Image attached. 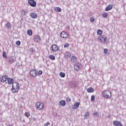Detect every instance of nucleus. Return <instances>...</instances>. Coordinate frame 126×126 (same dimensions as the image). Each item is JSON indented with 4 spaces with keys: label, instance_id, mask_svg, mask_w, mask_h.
<instances>
[{
    "label": "nucleus",
    "instance_id": "35",
    "mask_svg": "<svg viewBox=\"0 0 126 126\" xmlns=\"http://www.w3.org/2000/svg\"><path fill=\"white\" fill-rule=\"evenodd\" d=\"M90 21L91 22H94V21H95V18H94V17H92L90 18Z\"/></svg>",
    "mask_w": 126,
    "mask_h": 126
},
{
    "label": "nucleus",
    "instance_id": "5",
    "mask_svg": "<svg viewBox=\"0 0 126 126\" xmlns=\"http://www.w3.org/2000/svg\"><path fill=\"white\" fill-rule=\"evenodd\" d=\"M60 36L63 39H67L69 37V34L65 32H62L60 33Z\"/></svg>",
    "mask_w": 126,
    "mask_h": 126
},
{
    "label": "nucleus",
    "instance_id": "32",
    "mask_svg": "<svg viewBox=\"0 0 126 126\" xmlns=\"http://www.w3.org/2000/svg\"><path fill=\"white\" fill-rule=\"evenodd\" d=\"M30 52L31 53H34L35 52V48L32 47L30 49Z\"/></svg>",
    "mask_w": 126,
    "mask_h": 126
},
{
    "label": "nucleus",
    "instance_id": "26",
    "mask_svg": "<svg viewBox=\"0 0 126 126\" xmlns=\"http://www.w3.org/2000/svg\"><path fill=\"white\" fill-rule=\"evenodd\" d=\"M21 13L24 14V15H26V14L28 13V11H27V10H23L21 12Z\"/></svg>",
    "mask_w": 126,
    "mask_h": 126
},
{
    "label": "nucleus",
    "instance_id": "24",
    "mask_svg": "<svg viewBox=\"0 0 126 126\" xmlns=\"http://www.w3.org/2000/svg\"><path fill=\"white\" fill-rule=\"evenodd\" d=\"M55 11H56V12H61L62 9L59 7H57L55 8Z\"/></svg>",
    "mask_w": 126,
    "mask_h": 126
},
{
    "label": "nucleus",
    "instance_id": "37",
    "mask_svg": "<svg viewBox=\"0 0 126 126\" xmlns=\"http://www.w3.org/2000/svg\"><path fill=\"white\" fill-rule=\"evenodd\" d=\"M25 116L26 117H27V118L29 117V116H30V113L29 112H26Z\"/></svg>",
    "mask_w": 126,
    "mask_h": 126
},
{
    "label": "nucleus",
    "instance_id": "16",
    "mask_svg": "<svg viewBox=\"0 0 126 126\" xmlns=\"http://www.w3.org/2000/svg\"><path fill=\"white\" fill-rule=\"evenodd\" d=\"M30 15L32 18H33V19H35L38 17V15L35 12L31 13Z\"/></svg>",
    "mask_w": 126,
    "mask_h": 126
},
{
    "label": "nucleus",
    "instance_id": "31",
    "mask_svg": "<svg viewBox=\"0 0 126 126\" xmlns=\"http://www.w3.org/2000/svg\"><path fill=\"white\" fill-rule=\"evenodd\" d=\"M5 27H6V28L8 29L9 27H10V24L9 23V22H8L5 25Z\"/></svg>",
    "mask_w": 126,
    "mask_h": 126
},
{
    "label": "nucleus",
    "instance_id": "19",
    "mask_svg": "<svg viewBox=\"0 0 126 126\" xmlns=\"http://www.w3.org/2000/svg\"><path fill=\"white\" fill-rule=\"evenodd\" d=\"M76 61H77V58L75 56H72L71 58V63H76Z\"/></svg>",
    "mask_w": 126,
    "mask_h": 126
},
{
    "label": "nucleus",
    "instance_id": "25",
    "mask_svg": "<svg viewBox=\"0 0 126 126\" xmlns=\"http://www.w3.org/2000/svg\"><path fill=\"white\" fill-rule=\"evenodd\" d=\"M49 58L50 60H52V61H55L56 60V57L54 55H49Z\"/></svg>",
    "mask_w": 126,
    "mask_h": 126
},
{
    "label": "nucleus",
    "instance_id": "20",
    "mask_svg": "<svg viewBox=\"0 0 126 126\" xmlns=\"http://www.w3.org/2000/svg\"><path fill=\"white\" fill-rule=\"evenodd\" d=\"M102 34H103V31L100 29H98L97 31V35H98V36H102Z\"/></svg>",
    "mask_w": 126,
    "mask_h": 126
},
{
    "label": "nucleus",
    "instance_id": "28",
    "mask_svg": "<svg viewBox=\"0 0 126 126\" xmlns=\"http://www.w3.org/2000/svg\"><path fill=\"white\" fill-rule=\"evenodd\" d=\"M59 74L61 77H62V78L65 77V73L63 72H61Z\"/></svg>",
    "mask_w": 126,
    "mask_h": 126
},
{
    "label": "nucleus",
    "instance_id": "8",
    "mask_svg": "<svg viewBox=\"0 0 126 126\" xmlns=\"http://www.w3.org/2000/svg\"><path fill=\"white\" fill-rule=\"evenodd\" d=\"M30 74L31 75V76L35 77V76L37 75V70H36V69H31L30 71Z\"/></svg>",
    "mask_w": 126,
    "mask_h": 126
},
{
    "label": "nucleus",
    "instance_id": "10",
    "mask_svg": "<svg viewBox=\"0 0 126 126\" xmlns=\"http://www.w3.org/2000/svg\"><path fill=\"white\" fill-rule=\"evenodd\" d=\"M59 49L58 46L56 44H53L52 46V50L53 52H58V51H59Z\"/></svg>",
    "mask_w": 126,
    "mask_h": 126
},
{
    "label": "nucleus",
    "instance_id": "2",
    "mask_svg": "<svg viewBox=\"0 0 126 126\" xmlns=\"http://www.w3.org/2000/svg\"><path fill=\"white\" fill-rule=\"evenodd\" d=\"M19 84L17 82H14L12 84L11 91L12 93H17L19 91Z\"/></svg>",
    "mask_w": 126,
    "mask_h": 126
},
{
    "label": "nucleus",
    "instance_id": "38",
    "mask_svg": "<svg viewBox=\"0 0 126 126\" xmlns=\"http://www.w3.org/2000/svg\"><path fill=\"white\" fill-rule=\"evenodd\" d=\"M66 100L67 102H68V103L70 102V101H71V99H70V98H69V97H66Z\"/></svg>",
    "mask_w": 126,
    "mask_h": 126
},
{
    "label": "nucleus",
    "instance_id": "9",
    "mask_svg": "<svg viewBox=\"0 0 126 126\" xmlns=\"http://www.w3.org/2000/svg\"><path fill=\"white\" fill-rule=\"evenodd\" d=\"M33 40L35 43H38L41 41V37L39 35H36L33 37Z\"/></svg>",
    "mask_w": 126,
    "mask_h": 126
},
{
    "label": "nucleus",
    "instance_id": "7",
    "mask_svg": "<svg viewBox=\"0 0 126 126\" xmlns=\"http://www.w3.org/2000/svg\"><path fill=\"white\" fill-rule=\"evenodd\" d=\"M28 3L32 7H35L37 5V3L34 0H28Z\"/></svg>",
    "mask_w": 126,
    "mask_h": 126
},
{
    "label": "nucleus",
    "instance_id": "43",
    "mask_svg": "<svg viewBox=\"0 0 126 126\" xmlns=\"http://www.w3.org/2000/svg\"><path fill=\"white\" fill-rule=\"evenodd\" d=\"M74 87H76L77 86V84L76 83H74L73 84Z\"/></svg>",
    "mask_w": 126,
    "mask_h": 126
},
{
    "label": "nucleus",
    "instance_id": "27",
    "mask_svg": "<svg viewBox=\"0 0 126 126\" xmlns=\"http://www.w3.org/2000/svg\"><path fill=\"white\" fill-rule=\"evenodd\" d=\"M103 53H104V54H105V55H107V54H109V50H108V49H106V48L104 49Z\"/></svg>",
    "mask_w": 126,
    "mask_h": 126
},
{
    "label": "nucleus",
    "instance_id": "14",
    "mask_svg": "<svg viewBox=\"0 0 126 126\" xmlns=\"http://www.w3.org/2000/svg\"><path fill=\"white\" fill-rule=\"evenodd\" d=\"M16 59L13 57H10L9 59V63L11 64L15 63Z\"/></svg>",
    "mask_w": 126,
    "mask_h": 126
},
{
    "label": "nucleus",
    "instance_id": "4",
    "mask_svg": "<svg viewBox=\"0 0 126 126\" xmlns=\"http://www.w3.org/2000/svg\"><path fill=\"white\" fill-rule=\"evenodd\" d=\"M35 107L37 110H39V111H42V110H43L45 107L44 104L39 101L36 103Z\"/></svg>",
    "mask_w": 126,
    "mask_h": 126
},
{
    "label": "nucleus",
    "instance_id": "39",
    "mask_svg": "<svg viewBox=\"0 0 126 126\" xmlns=\"http://www.w3.org/2000/svg\"><path fill=\"white\" fill-rule=\"evenodd\" d=\"M89 115H90V113H89V112H87L85 114V117H89Z\"/></svg>",
    "mask_w": 126,
    "mask_h": 126
},
{
    "label": "nucleus",
    "instance_id": "33",
    "mask_svg": "<svg viewBox=\"0 0 126 126\" xmlns=\"http://www.w3.org/2000/svg\"><path fill=\"white\" fill-rule=\"evenodd\" d=\"M69 47V43H66L64 44V48H68Z\"/></svg>",
    "mask_w": 126,
    "mask_h": 126
},
{
    "label": "nucleus",
    "instance_id": "17",
    "mask_svg": "<svg viewBox=\"0 0 126 126\" xmlns=\"http://www.w3.org/2000/svg\"><path fill=\"white\" fill-rule=\"evenodd\" d=\"M70 53L68 52H66L64 53V57L65 59H66L67 60H68V59H69V58H70Z\"/></svg>",
    "mask_w": 126,
    "mask_h": 126
},
{
    "label": "nucleus",
    "instance_id": "18",
    "mask_svg": "<svg viewBox=\"0 0 126 126\" xmlns=\"http://www.w3.org/2000/svg\"><path fill=\"white\" fill-rule=\"evenodd\" d=\"M7 80L8 81V84H13L14 83L13 82H14V80L11 78H8Z\"/></svg>",
    "mask_w": 126,
    "mask_h": 126
},
{
    "label": "nucleus",
    "instance_id": "13",
    "mask_svg": "<svg viewBox=\"0 0 126 126\" xmlns=\"http://www.w3.org/2000/svg\"><path fill=\"white\" fill-rule=\"evenodd\" d=\"M113 125L116 126H123L122 123L118 121H113Z\"/></svg>",
    "mask_w": 126,
    "mask_h": 126
},
{
    "label": "nucleus",
    "instance_id": "36",
    "mask_svg": "<svg viewBox=\"0 0 126 126\" xmlns=\"http://www.w3.org/2000/svg\"><path fill=\"white\" fill-rule=\"evenodd\" d=\"M37 73H38V75L39 76L42 75L43 74V71H42L41 70H38Z\"/></svg>",
    "mask_w": 126,
    "mask_h": 126
},
{
    "label": "nucleus",
    "instance_id": "29",
    "mask_svg": "<svg viewBox=\"0 0 126 126\" xmlns=\"http://www.w3.org/2000/svg\"><path fill=\"white\" fill-rule=\"evenodd\" d=\"M102 16L104 18H107V17H108V13H107L106 12L103 13Z\"/></svg>",
    "mask_w": 126,
    "mask_h": 126
},
{
    "label": "nucleus",
    "instance_id": "40",
    "mask_svg": "<svg viewBox=\"0 0 126 126\" xmlns=\"http://www.w3.org/2000/svg\"><path fill=\"white\" fill-rule=\"evenodd\" d=\"M21 44V42H20V41H17L16 42V45H17V46H20Z\"/></svg>",
    "mask_w": 126,
    "mask_h": 126
},
{
    "label": "nucleus",
    "instance_id": "34",
    "mask_svg": "<svg viewBox=\"0 0 126 126\" xmlns=\"http://www.w3.org/2000/svg\"><path fill=\"white\" fill-rule=\"evenodd\" d=\"M91 101H92V102H94V101H95V96L94 95H92Z\"/></svg>",
    "mask_w": 126,
    "mask_h": 126
},
{
    "label": "nucleus",
    "instance_id": "23",
    "mask_svg": "<svg viewBox=\"0 0 126 126\" xmlns=\"http://www.w3.org/2000/svg\"><path fill=\"white\" fill-rule=\"evenodd\" d=\"M27 34L29 36H32V34H33V32L31 30H28L27 31Z\"/></svg>",
    "mask_w": 126,
    "mask_h": 126
},
{
    "label": "nucleus",
    "instance_id": "1",
    "mask_svg": "<svg viewBox=\"0 0 126 126\" xmlns=\"http://www.w3.org/2000/svg\"><path fill=\"white\" fill-rule=\"evenodd\" d=\"M102 96L105 99H110L112 98V92L110 90H104L102 93Z\"/></svg>",
    "mask_w": 126,
    "mask_h": 126
},
{
    "label": "nucleus",
    "instance_id": "22",
    "mask_svg": "<svg viewBox=\"0 0 126 126\" xmlns=\"http://www.w3.org/2000/svg\"><path fill=\"white\" fill-rule=\"evenodd\" d=\"M87 92L88 93H93L94 92V89L92 87L89 88L87 89Z\"/></svg>",
    "mask_w": 126,
    "mask_h": 126
},
{
    "label": "nucleus",
    "instance_id": "44",
    "mask_svg": "<svg viewBox=\"0 0 126 126\" xmlns=\"http://www.w3.org/2000/svg\"><path fill=\"white\" fill-rule=\"evenodd\" d=\"M107 118H108L109 119H110V118H111V115H109L107 116Z\"/></svg>",
    "mask_w": 126,
    "mask_h": 126
},
{
    "label": "nucleus",
    "instance_id": "41",
    "mask_svg": "<svg viewBox=\"0 0 126 126\" xmlns=\"http://www.w3.org/2000/svg\"><path fill=\"white\" fill-rule=\"evenodd\" d=\"M97 115H98V112H94V117H97Z\"/></svg>",
    "mask_w": 126,
    "mask_h": 126
},
{
    "label": "nucleus",
    "instance_id": "30",
    "mask_svg": "<svg viewBox=\"0 0 126 126\" xmlns=\"http://www.w3.org/2000/svg\"><path fill=\"white\" fill-rule=\"evenodd\" d=\"M2 57L4 59H7V56H6V53L4 51H3L2 53Z\"/></svg>",
    "mask_w": 126,
    "mask_h": 126
},
{
    "label": "nucleus",
    "instance_id": "42",
    "mask_svg": "<svg viewBox=\"0 0 126 126\" xmlns=\"http://www.w3.org/2000/svg\"><path fill=\"white\" fill-rule=\"evenodd\" d=\"M49 125H50V123L47 122V123H46V124H44V126H49Z\"/></svg>",
    "mask_w": 126,
    "mask_h": 126
},
{
    "label": "nucleus",
    "instance_id": "3",
    "mask_svg": "<svg viewBox=\"0 0 126 126\" xmlns=\"http://www.w3.org/2000/svg\"><path fill=\"white\" fill-rule=\"evenodd\" d=\"M98 39L103 44H106L108 42V38H107L106 35H102L98 36Z\"/></svg>",
    "mask_w": 126,
    "mask_h": 126
},
{
    "label": "nucleus",
    "instance_id": "6",
    "mask_svg": "<svg viewBox=\"0 0 126 126\" xmlns=\"http://www.w3.org/2000/svg\"><path fill=\"white\" fill-rule=\"evenodd\" d=\"M80 66H81V64L79 62H77L74 65V68L76 71H78L80 70Z\"/></svg>",
    "mask_w": 126,
    "mask_h": 126
},
{
    "label": "nucleus",
    "instance_id": "21",
    "mask_svg": "<svg viewBox=\"0 0 126 126\" xmlns=\"http://www.w3.org/2000/svg\"><path fill=\"white\" fill-rule=\"evenodd\" d=\"M60 106H62L64 107L65 106V100H61L59 102Z\"/></svg>",
    "mask_w": 126,
    "mask_h": 126
},
{
    "label": "nucleus",
    "instance_id": "11",
    "mask_svg": "<svg viewBox=\"0 0 126 126\" xmlns=\"http://www.w3.org/2000/svg\"><path fill=\"white\" fill-rule=\"evenodd\" d=\"M8 77L7 75H4L0 78V81L2 83L6 82V80L8 79Z\"/></svg>",
    "mask_w": 126,
    "mask_h": 126
},
{
    "label": "nucleus",
    "instance_id": "12",
    "mask_svg": "<svg viewBox=\"0 0 126 126\" xmlns=\"http://www.w3.org/2000/svg\"><path fill=\"white\" fill-rule=\"evenodd\" d=\"M80 105V102H76L74 104L73 106L72 107L73 110H75V109H77L79 107V105Z\"/></svg>",
    "mask_w": 126,
    "mask_h": 126
},
{
    "label": "nucleus",
    "instance_id": "15",
    "mask_svg": "<svg viewBox=\"0 0 126 126\" xmlns=\"http://www.w3.org/2000/svg\"><path fill=\"white\" fill-rule=\"evenodd\" d=\"M113 6L114 5L113 4L108 5V6L105 9V11H109V10H112V9H113Z\"/></svg>",
    "mask_w": 126,
    "mask_h": 126
}]
</instances>
